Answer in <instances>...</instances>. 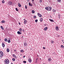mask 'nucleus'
<instances>
[{"label": "nucleus", "instance_id": "f257e3e1", "mask_svg": "<svg viewBox=\"0 0 64 64\" xmlns=\"http://www.w3.org/2000/svg\"><path fill=\"white\" fill-rule=\"evenodd\" d=\"M48 11H51L52 8L50 7H47L45 8Z\"/></svg>", "mask_w": 64, "mask_h": 64}, {"label": "nucleus", "instance_id": "f03ea898", "mask_svg": "<svg viewBox=\"0 0 64 64\" xmlns=\"http://www.w3.org/2000/svg\"><path fill=\"white\" fill-rule=\"evenodd\" d=\"M4 62L6 64H8L9 63V61L8 59H7L4 60Z\"/></svg>", "mask_w": 64, "mask_h": 64}, {"label": "nucleus", "instance_id": "7ed1b4c3", "mask_svg": "<svg viewBox=\"0 0 64 64\" xmlns=\"http://www.w3.org/2000/svg\"><path fill=\"white\" fill-rule=\"evenodd\" d=\"M3 56V53L2 51H0V57H2Z\"/></svg>", "mask_w": 64, "mask_h": 64}, {"label": "nucleus", "instance_id": "20e7f679", "mask_svg": "<svg viewBox=\"0 0 64 64\" xmlns=\"http://www.w3.org/2000/svg\"><path fill=\"white\" fill-rule=\"evenodd\" d=\"M8 4L10 6V5H12V2H8Z\"/></svg>", "mask_w": 64, "mask_h": 64}, {"label": "nucleus", "instance_id": "39448f33", "mask_svg": "<svg viewBox=\"0 0 64 64\" xmlns=\"http://www.w3.org/2000/svg\"><path fill=\"white\" fill-rule=\"evenodd\" d=\"M38 15L39 17H42V15L38 13Z\"/></svg>", "mask_w": 64, "mask_h": 64}, {"label": "nucleus", "instance_id": "423d86ee", "mask_svg": "<svg viewBox=\"0 0 64 64\" xmlns=\"http://www.w3.org/2000/svg\"><path fill=\"white\" fill-rule=\"evenodd\" d=\"M56 30L57 31L59 30V27H58V26H56Z\"/></svg>", "mask_w": 64, "mask_h": 64}, {"label": "nucleus", "instance_id": "0eeeda50", "mask_svg": "<svg viewBox=\"0 0 64 64\" xmlns=\"http://www.w3.org/2000/svg\"><path fill=\"white\" fill-rule=\"evenodd\" d=\"M49 20H50V21L52 22H54V20H52L51 19H49Z\"/></svg>", "mask_w": 64, "mask_h": 64}, {"label": "nucleus", "instance_id": "6e6552de", "mask_svg": "<svg viewBox=\"0 0 64 64\" xmlns=\"http://www.w3.org/2000/svg\"><path fill=\"white\" fill-rule=\"evenodd\" d=\"M28 61L30 63H31V62H32V60H31V59L30 58L28 59Z\"/></svg>", "mask_w": 64, "mask_h": 64}, {"label": "nucleus", "instance_id": "1a4fd4ad", "mask_svg": "<svg viewBox=\"0 0 64 64\" xmlns=\"http://www.w3.org/2000/svg\"><path fill=\"white\" fill-rule=\"evenodd\" d=\"M18 5L19 7H21V4H20V3H18Z\"/></svg>", "mask_w": 64, "mask_h": 64}, {"label": "nucleus", "instance_id": "9d476101", "mask_svg": "<svg viewBox=\"0 0 64 64\" xmlns=\"http://www.w3.org/2000/svg\"><path fill=\"white\" fill-rule=\"evenodd\" d=\"M29 5L30 6H32V4L30 3V2L29 3Z\"/></svg>", "mask_w": 64, "mask_h": 64}, {"label": "nucleus", "instance_id": "9b49d317", "mask_svg": "<svg viewBox=\"0 0 64 64\" xmlns=\"http://www.w3.org/2000/svg\"><path fill=\"white\" fill-rule=\"evenodd\" d=\"M27 23V20H24V24H26V23Z\"/></svg>", "mask_w": 64, "mask_h": 64}, {"label": "nucleus", "instance_id": "f8f14e48", "mask_svg": "<svg viewBox=\"0 0 64 64\" xmlns=\"http://www.w3.org/2000/svg\"><path fill=\"white\" fill-rule=\"evenodd\" d=\"M19 31L20 32H22V29L21 28H20L19 29Z\"/></svg>", "mask_w": 64, "mask_h": 64}, {"label": "nucleus", "instance_id": "ddd939ff", "mask_svg": "<svg viewBox=\"0 0 64 64\" xmlns=\"http://www.w3.org/2000/svg\"><path fill=\"white\" fill-rule=\"evenodd\" d=\"M17 33L18 34H22V33H20L19 31H18L17 32Z\"/></svg>", "mask_w": 64, "mask_h": 64}, {"label": "nucleus", "instance_id": "4468645a", "mask_svg": "<svg viewBox=\"0 0 64 64\" xmlns=\"http://www.w3.org/2000/svg\"><path fill=\"white\" fill-rule=\"evenodd\" d=\"M47 27H46L44 28V30L45 31H46L48 29Z\"/></svg>", "mask_w": 64, "mask_h": 64}, {"label": "nucleus", "instance_id": "2eb2a0df", "mask_svg": "<svg viewBox=\"0 0 64 64\" xmlns=\"http://www.w3.org/2000/svg\"><path fill=\"white\" fill-rule=\"evenodd\" d=\"M2 46L3 47V48H4V47H5V45L4 43H3V44H2Z\"/></svg>", "mask_w": 64, "mask_h": 64}, {"label": "nucleus", "instance_id": "dca6fc26", "mask_svg": "<svg viewBox=\"0 0 64 64\" xmlns=\"http://www.w3.org/2000/svg\"><path fill=\"white\" fill-rule=\"evenodd\" d=\"M57 1L58 3H61V0H57Z\"/></svg>", "mask_w": 64, "mask_h": 64}, {"label": "nucleus", "instance_id": "f3484780", "mask_svg": "<svg viewBox=\"0 0 64 64\" xmlns=\"http://www.w3.org/2000/svg\"><path fill=\"white\" fill-rule=\"evenodd\" d=\"M4 41L6 42H7L8 41V39L7 38H6L4 39Z\"/></svg>", "mask_w": 64, "mask_h": 64}, {"label": "nucleus", "instance_id": "a211bd4d", "mask_svg": "<svg viewBox=\"0 0 64 64\" xmlns=\"http://www.w3.org/2000/svg\"><path fill=\"white\" fill-rule=\"evenodd\" d=\"M42 21H43V18H42L40 19V22H42Z\"/></svg>", "mask_w": 64, "mask_h": 64}, {"label": "nucleus", "instance_id": "6ab92c4d", "mask_svg": "<svg viewBox=\"0 0 64 64\" xmlns=\"http://www.w3.org/2000/svg\"><path fill=\"white\" fill-rule=\"evenodd\" d=\"M5 22V21L4 20H3L2 21V23H4Z\"/></svg>", "mask_w": 64, "mask_h": 64}, {"label": "nucleus", "instance_id": "aec40b11", "mask_svg": "<svg viewBox=\"0 0 64 64\" xmlns=\"http://www.w3.org/2000/svg\"><path fill=\"white\" fill-rule=\"evenodd\" d=\"M6 51L8 52H9V49L8 48H7Z\"/></svg>", "mask_w": 64, "mask_h": 64}, {"label": "nucleus", "instance_id": "412c9836", "mask_svg": "<svg viewBox=\"0 0 64 64\" xmlns=\"http://www.w3.org/2000/svg\"><path fill=\"white\" fill-rule=\"evenodd\" d=\"M24 45H25V46H27V43H26V42H25L24 43Z\"/></svg>", "mask_w": 64, "mask_h": 64}, {"label": "nucleus", "instance_id": "4be33fe9", "mask_svg": "<svg viewBox=\"0 0 64 64\" xmlns=\"http://www.w3.org/2000/svg\"><path fill=\"white\" fill-rule=\"evenodd\" d=\"M32 13L33 14L35 13V11L33 10H32Z\"/></svg>", "mask_w": 64, "mask_h": 64}, {"label": "nucleus", "instance_id": "5701e85b", "mask_svg": "<svg viewBox=\"0 0 64 64\" xmlns=\"http://www.w3.org/2000/svg\"><path fill=\"white\" fill-rule=\"evenodd\" d=\"M0 27L1 28V29H2V30H4V28H3V27L2 26H1Z\"/></svg>", "mask_w": 64, "mask_h": 64}, {"label": "nucleus", "instance_id": "b1692460", "mask_svg": "<svg viewBox=\"0 0 64 64\" xmlns=\"http://www.w3.org/2000/svg\"><path fill=\"white\" fill-rule=\"evenodd\" d=\"M20 52L21 53L22 52H24V50H20Z\"/></svg>", "mask_w": 64, "mask_h": 64}, {"label": "nucleus", "instance_id": "393cba45", "mask_svg": "<svg viewBox=\"0 0 64 64\" xmlns=\"http://www.w3.org/2000/svg\"><path fill=\"white\" fill-rule=\"evenodd\" d=\"M12 56L13 57H16V56H15V55L14 54H13L12 55Z\"/></svg>", "mask_w": 64, "mask_h": 64}, {"label": "nucleus", "instance_id": "a878e982", "mask_svg": "<svg viewBox=\"0 0 64 64\" xmlns=\"http://www.w3.org/2000/svg\"><path fill=\"white\" fill-rule=\"evenodd\" d=\"M2 3H3V4H4L5 3V1L4 0H3L2 1Z\"/></svg>", "mask_w": 64, "mask_h": 64}, {"label": "nucleus", "instance_id": "bb28decb", "mask_svg": "<svg viewBox=\"0 0 64 64\" xmlns=\"http://www.w3.org/2000/svg\"><path fill=\"white\" fill-rule=\"evenodd\" d=\"M61 47H62V48H64V46H63V45H61Z\"/></svg>", "mask_w": 64, "mask_h": 64}, {"label": "nucleus", "instance_id": "cd10ccee", "mask_svg": "<svg viewBox=\"0 0 64 64\" xmlns=\"http://www.w3.org/2000/svg\"><path fill=\"white\" fill-rule=\"evenodd\" d=\"M48 61H51V58H50L48 59Z\"/></svg>", "mask_w": 64, "mask_h": 64}, {"label": "nucleus", "instance_id": "c85d7f7f", "mask_svg": "<svg viewBox=\"0 0 64 64\" xmlns=\"http://www.w3.org/2000/svg\"><path fill=\"white\" fill-rule=\"evenodd\" d=\"M58 18H60V14H59L58 15Z\"/></svg>", "mask_w": 64, "mask_h": 64}, {"label": "nucleus", "instance_id": "c756f323", "mask_svg": "<svg viewBox=\"0 0 64 64\" xmlns=\"http://www.w3.org/2000/svg\"><path fill=\"white\" fill-rule=\"evenodd\" d=\"M8 43H10L11 41H10V40H8Z\"/></svg>", "mask_w": 64, "mask_h": 64}, {"label": "nucleus", "instance_id": "7c9ffc66", "mask_svg": "<svg viewBox=\"0 0 64 64\" xmlns=\"http://www.w3.org/2000/svg\"><path fill=\"white\" fill-rule=\"evenodd\" d=\"M52 11L54 12H56V10H55L53 9Z\"/></svg>", "mask_w": 64, "mask_h": 64}, {"label": "nucleus", "instance_id": "2f4dec72", "mask_svg": "<svg viewBox=\"0 0 64 64\" xmlns=\"http://www.w3.org/2000/svg\"><path fill=\"white\" fill-rule=\"evenodd\" d=\"M12 60L13 61H15V59L14 58H13L12 59Z\"/></svg>", "mask_w": 64, "mask_h": 64}, {"label": "nucleus", "instance_id": "473e14b6", "mask_svg": "<svg viewBox=\"0 0 64 64\" xmlns=\"http://www.w3.org/2000/svg\"><path fill=\"white\" fill-rule=\"evenodd\" d=\"M16 11H18V10L17 8H16Z\"/></svg>", "mask_w": 64, "mask_h": 64}, {"label": "nucleus", "instance_id": "72a5a7b5", "mask_svg": "<svg viewBox=\"0 0 64 64\" xmlns=\"http://www.w3.org/2000/svg\"><path fill=\"white\" fill-rule=\"evenodd\" d=\"M25 8L26 9H27V6L26 5L25 6Z\"/></svg>", "mask_w": 64, "mask_h": 64}, {"label": "nucleus", "instance_id": "f704fd0d", "mask_svg": "<svg viewBox=\"0 0 64 64\" xmlns=\"http://www.w3.org/2000/svg\"><path fill=\"white\" fill-rule=\"evenodd\" d=\"M38 21V20H35V22H36V23H37V22Z\"/></svg>", "mask_w": 64, "mask_h": 64}, {"label": "nucleus", "instance_id": "c9c22d12", "mask_svg": "<svg viewBox=\"0 0 64 64\" xmlns=\"http://www.w3.org/2000/svg\"><path fill=\"white\" fill-rule=\"evenodd\" d=\"M51 43H54V42L53 40H52L51 41Z\"/></svg>", "mask_w": 64, "mask_h": 64}, {"label": "nucleus", "instance_id": "e433bc0d", "mask_svg": "<svg viewBox=\"0 0 64 64\" xmlns=\"http://www.w3.org/2000/svg\"><path fill=\"white\" fill-rule=\"evenodd\" d=\"M23 62L24 63H26V61H24Z\"/></svg>", "mask_w": 64, "mask_h": 64}, {"label": "nucleus", "instance_id": "4c0bfd02", "mask_svg": "<svg viewBox=\"0 0 64 64\" xmlns=\"http://www.w3.org/2000/svg\"><path fill=\"white\" fill-rule=\"evenodd\" d=\"M34 18H36V16H34Z\"/></svg>", "mask_w": 64, "mask_h": 64}, {"label": "nucleus", "instance_id": "58836bf2", "mask_svg": "<svg viewBox=\"0 0 64 64\" xmlns=\"http://www.w3.org/2000/svg\"><path fill=\"white\" fill-rule=\"evenodd\" d=\"M42 2V0H40V3H41V2Z\"/></svg>", "mask_w": 64, "mask_h": 64}, {"label": "nucleus", "instance_id": "ea45409f", "mask_svg": "<svg viewBox=\"0 0 64 64\" xmlns=\"http://www.w3.org/2000/svg\"><path fill=\"white\" fill-rule=\"evenodd\" d=\"M32 3H34V0H32Z\"/></svg>", "mask_w": 64, "mask_h": 64}, {"label": "nucleus", "instance_id": "a19ab883", "mask_svg": "<svg viewBox=\"0 0 64 64\" xmlns=\"http://www.w3.org/2000/svg\"><path fill=\"white\" fill-rule=\"evenodd\" d=\"M43 48L44 49H45V48L44 47H43Z\"/></svg>", "mask_w": 64, "mask_h": 64}, {"label": "nucleus", "instance_id": "79ce46f5", "mask_svg": "<svg viewBox=\"0 0 64 64\" xmlns=\"http://www.w3.org/2000/svg\"><path fill=\"white\" fill-rule=\"evenodd\" d=\"M58 37H59L60 36V35H58V36H57Z\"/></svg>", "mask_w": 64, "mask_h": 64}, {"label": "nucleus", "instance_id": "37998d69", "mask_svg": "<svg viewBox=\"0 0 64 64\" xmlns=\"http://www.w3.org/2000/svg\"><path fill=\"white\" fill-rule=\"evenodd\" d=\"M38 59V58H37L36 60V62H37V60Z\"/></svg>", "mask_w": 64, "mask_h": 64}, {"label": "nucleus", "instance_id": "c03bdc74", "mask_svg": "<svg viewBox=\"0 0 64 64\" xmlns=\"http://www.w3.org/2000/svg\"><path fill=\"white\" fill-rule=\"evenodd\" d=\"M22 30L24 32V31H25V30L24 29H23Z\"/></svg>", "mask_w": 64, "mask_h": 64}, {"label": "nucleus", "instance_id": "a18cd8bd", "mask_svg": "<svg viewBox=\"0 0 64 64\" xmlns=\"http://www.w3.org/2000/svg\"><path fill=\"white\" fill-rule=\"evenodd\" d=\"M30 1V0H27V1L28 2H29Z\"/></svg>", "mask_w": 64, "mask_h": 64}, {"label": "nucleus", "instance_id": "49530a36", "mask_svg": "<svg viewBox=\"0 0 64 64\" xmlns=\"http://www.w3.org/2000/svg\"><path fill=\"white\" fill-rule=\"evenodd\" d=\"M16 51V50H14V52H15Z\"/></svg>", "mask_w": 64, "mask_h": 64}, {"label": "nucleus", "instance_id": "de8ad7c7", "mask_svg": "<svg viewBox=\"0 0 64 64\" xmlns=\"http://www.w3.org/2000/svg\"><path fill=\"white\" fill-rule=\"evenodd\" d=\"M25 57V56H23V58H24V57Z\"/></svg>", "mask_w": 64, "mask_h": 64}, {"label": "nucleus", "instance_id": "09e8293b", "mask_svg": "<svg viewBox=\"0 0 64 64\" xmlns=\"http://www.w3.org/2000/svg\"><path fill=\"white\" fill-rule=\"evenodd\" d=\"M19 25H20V22L19 23Z\"/></svg>", "mask_w": 64, "mask_h": 64}, {"label": "nucleus", "instance_id": "8fccbe9b", "mask_svg": "<svg viewBox=\"0 0 64 64\" xmlns=\"http://www.w3.org/2000/svg\"><path fill=\"white\" fill-rule=\"evenodd\" d=\"M26 20V19H24V20Z\"/></svg>", "mask_w": 64, "mask_h": 64}, {"label": "nucleus", "instance_id": "3c124183", "mask_svg": "<svg viewBox=\"0 0 64 64\" xmlns=\"http://www.w3.org/2000/svg\"><path fill=\"white\" fill-rule=\"evenodd\" d=\"M62 42H63V40H62Z\"/></svg>", "mask_w": 64, "mask_h": 64}, {"label": "nucleus", "instance_id": "603ef678", "mask_svg": "<svg viewBox=\"0 0 64 64\" xmlns=\"http://www.w3.org/2000/svg\"><path fill=\"white\" fill-rule=\"evenodd\" d=\"M63 43H64V42Z\"/></svg>", "mask_w": 64, "mask_h": 64}, {"label": "nucleus", "instance_id": "864d4df0", "mask_svg": "<svg viewBox=\"0 0 64 64\" xmlns=\"http://www.w3.org/2000/svg\"><path fill=\"white\" fill-rule=\"evenodd\" d=\"M40 60H41V58H40Z\"/></svg>", "mask_w": 64, "mask_h": 64}]
</instances>
